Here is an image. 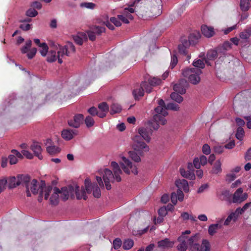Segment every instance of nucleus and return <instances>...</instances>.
Masks as SVG:
<instances>
[{
	"mask_svg": "<svg viewBox=\"0 0 251 251\" xmlns=\"http://www.w3.org/2000/svg\"><path fill=\"white\" fill-rule=\"evenodd\" d=\"M110 167L113 173L108 169H102L99 171L100 176H96V180L100 187L104 186V183L107 190L111 189L110 183L114 181L120 182L121 180V176L122 171L119 165L115 161L111 162Z\"/></svg>",
	"mask_w": 251,
	"mask_h": 251,
	"instance_id": "obj_1",
	"label": "nucleus"
},
{
	"mask_svg": "<svg viewBox=\"0 0 251 251\" xmlns=\"http://www.w3.org/2000/svg\"><path fill=\"white\" fill-rule=\"evenodd\" d=\"M43 194L45 195V200H49L51 204H56L58 202L59 198L66 200L75 197L74 185L64 187L60 190L52 186L45 187Z\"/></svg>",
	"mask_w": 251,
	"mask_h": 251,
	"instance_id": "obj_2",
	"label": "nucleus"
},
{
	"mask_svg": "<svg viewBox=\"0 0 251 251\" xmlns=\"http://www.w3.org/2000/svg\"><path fill=\"white\" fill-rule=\"evenodd\" d=\"M75 46L71 42H68L64 47L57 43L52 42L50 44V50L48 53L47 61L52 62L57 60L61 64L65 55L70 56L75 53Z\"/></svg>",
	"mask_w": 251,
	"mask_h": 251,
	"instance_id": "obj_3",
	"label": "nucleus"
},
{
	"mask_svg": "<svg viewBox=\"0 0 251 251\" xmlns=\"http://www.w3.org/2000/svg\"><path fill=\"white\" fill-rule=\"evenodd\" d=\"M84 187H79L77 185H74L75 193L78 200L87 199V194L92 193L94 197L99 198L101 196V191L97 183H92L89 178H87L84 181Z\"/></svg>",
	"mask_w": 251,
	"mask_h": 251,
	"instance_id": "obj_4",
	"label": "nucleus"
},
{
	"mask_svg": "<svg viewBox=\"0 0 251 251\" xmlns=\"http://www.w3.org/2000/svg\"><path fill=\"white\" fill-rule=\"evenodd\" d=\"M132 141V147L134 151H129L128 154L132 160L138 163L141 162V157L144 155V154L150 151V148L141 140L140 136H135L133 138Z\"/></svg>",
	"mask_w": 251,
	"mask_h": 251,
	"instance_id": "obj_5",
	"label": "nucleus"
},
{
	"mask_svg": "<svg viewBox=\"0 0 251 251\" xmlns=\"http://www.w3.org/2000/svg\"><path fill=\"white\" fill-rule=\"evenodd\" d=\"M191 233V231L187 230L183 232L181 235L177 238L179 244L177 246V249L179 251H186L188 247L193 251L195 250L196 242L199 241L200 237L198 234L189 237L188 235Z\"/></svg>",
	"mask_w": 251,
	"mask_h": 251,
	"instance_id": "obj_6",
	"label": "nucleus"
},
{
	"mask_svg": "<svg viewBox=\"0 0 251 251\" xmlns=\"http://www.w3.org/2000/svg\"><path fill=\"white\" fill-rule=\"evenodd\" d=\"M158 104V106L154 109L156 114L153 116V120L155 124L149 122V125L154 130H157L159 125H164L167 123L165 117L168 115V112L165 108V102L162 100H159Z\"/></svg>",
	"mask_w": 251,
	"mask_h": 251,
	"instance_id": "obj_7",
	"label": "nucleus"
},
{
	"mask_svg": "<svg viewBox=\"0 0 251 251\" xmlns=\"http://www.w3.org/2000/svg\"><path fill=\"white\" fill-rule=\"evenodd\" d=\"M24 185L26 188V193L28 197L31 196L30 192L34 194H36L39 192L38 200L40 201H41L43 198L45 199V195L43 194L44 187H51L50 185H46L45 181L38 182L37 180L34 179L30 180V178L29 181L27 183H24Z\"/></svg>",
	"mask_w": 251,
	"mask_h": 251,
	"instance_id": "obj_8",
	"label": "nucleus"
},
{
	"mask_svg": "<svg viewBox=\"0 0 251 251\" xmlns=\"http://www.w3.org/2000/svg\"><path fill=\"white\" fill-rule=\"evenodd\" d=\"M175 184L178 188L176 192H173L171 194V200L174 205H176L177 200L182 201L184 199V194L182 190L185 193L189 191V184L187 180L184 179H178L176 180Z\"/></svg>",
	"mask_w": 251,
	"mask_h": 251,
	"instance_id": "obj_9",
	"label": "nucleus"
},
{
	"mask_svg": "<svg viewBox=\"0 0 251 251\" xmlns=\"http://www.w3.org/2000/svg\"><path fill=\"white\" fill-rule=\"evenodd\" d=\"M135 12L134 9L132 6L125 8L123 13L117 16V17H112L110 18V22L116 26L121 25V21L125 24H128L130 21L132 20L133 17L131 14Z\"/></svg>",
	"mask_w": 251,
	"mask_h": 251,
	"instance_id": "obj_10",
	"label": "nucleus"
},
{
	"mask_svg": "<svg viewBox=\"0 0 251 251\" xmlns=\"http://www.w3.org/2000/svg\"><path fill=\"white\" fill-rule=\"evenodd\" d=\"M201 71L198 68H186L182 71V75L188 79V81L193 84H197L201 80L200 75L201 74Z\"/></svg>",
	"mask_w": 251,
	"mask_h": 251,
	"instance_id": "obj_11",
	"label": "nucleus"
},
{
	"mask_svg": "<svg viewBox=\"0 0 251 251\" xmlns=\"http://www.w3.org/2000/svg\"><path fill=\"white\" fill-rule=\"evenodd\" d=\"M119 164L123 171L126 174H133L137 175L138 173L137 166L126 157L121 155Z\"/></svg>",
	"mask_w": 251,
	"mask_h": 251,
	"instance_id": "obj_12",
	"label": "nucleus"
},
{
	"mask_svg": "<svg viewBox=\"0 0 251 251\" xmlns=\"http://www.w3.org/2000/svg\"><path fill=\"white\" fill-rule=\"evenodd\" d=\"M6 179L8 187L13 188L20 185L27 183L29 180V176L27 175H19L16 177L10 176Z\"/></svg>",
	"mask_w": 251,
	"mask_h": 251,
	"instance_id": "obj_13",
	"label": "nucleus"
},
{
	"mask_svg": "<svg viewBox=\"0 0 251 251\" xmlns=\"http://www.w3.org/2000/svg\"><path fill=\"white\" fill-rule=\"evenodd\" d=\"M161 0H156L155 3L149 7H148L145 11L144 17L145 19L148 20L153 17H156L160 15L161 13Z\"/></svg>",
	"mask_w": 251,
	"mask_h": 251,
	"instance_id": "obj_14",
	"label": "nucleus"
},
{
	"mask_svg": "<svg viewBox=\"0 0 251 251\" xmlns=\"http://www.w3.org/2000/svg\"><path fill=\"white\" fill-rule=\"evenodd\" d=\"M96 24L97 25L91 26V27L92 28V30H93L98 35H100L105 31V27L102 26L103 25H106L111 30L114 29V26L112 25L108 20L98 19Z\"/></svg>",
	"mask_w": 251,
	"mask_h": 251,
	"instance_id": "obj_15",
	"label": "nucleus"
},
{
	"mask_svg": "<svg viewBox=\"0 0 251 251\" xmlns=\"http://www.w3.org/2000/svg\"><path fill=\"white\" fill-rule=\"evenodd\" d=\"M248 198V194L244 192L243 188H238L233 193L232 201L235 203H241Z\"/></svg>",
	"mask_w": 251,
	"mask_h": 251,
	"instance_id": "obj_16",
	"label": "nucleus"
},
{
	"mask_svg": "<svg viewBox=\"0 0 251 251\" xmlns=\"http://www.w3.org/2000/svg\"><path fill=\"white\" fill-rule=\"evenodd\" d=\"M144 89L150 93L151 92V87L147 82H142L139 88L134 89L133 91V95L135 99H139L144 95Z\"/></svg>",
	"mask_w": 251,
	"mask_h": 251,
	"instance_id": "obj_17",
	"label": "nucleus"
},
{
	"mask_svg": "<svg viewBox=\"0 0 251 251\" xmlns=\"http://www.w3.org/2000/svg\"><path fill=\"white\" fill-rule=\"evenodd\" d=\"M175 244V241H172L168 238L159 241L157 242V247L161 250H168L173 247Z\"/></svg>",
	"mask_w": 251,
	"mask_h": 251,
	"instance_id": "obj_18",
	"label": "nucleus"
},
{
	"mask_svg": "<svg viewBox=\"0 0 251 251\" xmlns=\"http://www.w3.org/2000/svg\"><path fill=\"white\" fill-rule=\"evenodd\" d=\"M138 132L140 136L147 142H150L151 140V135L152 131L147 127H140L138 129Z\"/></svg>",
	"mask_w": 251,
	"mask_h": 251,
	"instance_id": "obj_19",
	"label": "nucleus"
},
{
	"mask_svg": "<svg viewBox=\"0 0 251 251\" xmlns=\"http://www.w3.org/2000/svg\"><path fill=\"white\" fill-rule=\"evenodd\" d=\"M83 116L82 114L75 115L73 119L68 121V125L72 127L78 128L80 126L83 120Z\"/></svg>",
	"mask_w": 251,
	"mask_h": 251,
	"instance_id": "obj_20",
	"label": "nucleus"
},
{
	"mask_svg": "<svg viewBox=\"0 0 251 251\" xmlns=\"http://www.w3.org/2000/svg\"><path fill=\"white\" fill-rule=\"evenodd\" d=\"M77 134L76 130L69 129H63L61 132V136L65 140L69 141L72 139Z\"/></svg>",
	"mask_w": 251,
	"mask_h": 251,
	"instance_id": "obj_21",
	"label": "nucleus"
},
{
	"mask_svg": "<svg viewBox=\"0 0 251 251\" xmlns=\"http://www.w3.org/2000/svg\"><path fill=\"white\" fill-rule=\"evenodd\" d=\"M222 162L220 159L217 160L213 164L210 173L212 175H218L222 173Z\"/></svg>",
	"mask_w": 251,
	"mask_h": 251,
	"instance_id": "obj_22",
	"label": "nucleus"
},
{
	"mask_svg": "<svg viewBox=\"0 0 251 251\" xmlns=\"http://www.w3.org/2000/svg\"><path fill=\"white\" fill-rule=\"evenodd\" d=\"M30 149L39 159H42L43 158V156L41 154L42 149L39 143L33 142L30 146Z\"/></svg>",
	"mask_w": 251,
	"mask_h": 251,
	"instance_id": "obj_23",
	"label": "nucleus"
},
{
	"mask_svg": "<svg viewBox=\"0 0 251 251\" xmlns=\"http://www.w3.org/2000/svg\"><path fill=\"white\" fill-rule=\"evenodd\" d=\"M98 117L100 118H104L106 116V114L109 111V106L107 104L103 102L99 104L98 106Z\"/></svg>",
	"mask_w": 251,
	"mask_h": 251,
	"instance_id": "obj_24",
	"label": "nucleus"
},
{
	"mask_svg": "<svg viewBox=\"0 0 251 251\" xmlns=\"http://www.w3.org/2000/svg\"><path fill=\"white\" fill-rule=\"evenodd\" d=\"M195 248V250L193 251H210V245L209 241L207 240H202L201 247L198 244V242H196Z\"/></svg>",
	"mask_w": 251,
	"mask_h": 251,
	"instance_id": "obj_25",
	"label": "nucleus"
},
{
	"mask_svg": "<svg viewBox=\"0 0 251 251\" xmlns=\"http://www.w3.org/2000/svg\"><path fill=\"white\" fill-rule=\"evenodd\" d=\"M17 158H22V154L16 150L11 151V154L9 156V162L11 165L15 164L17 162Z\"/></svg>",
	"mask_w": 251,
	"mask_h": 251,
	"instance_id": "obj_26",
	"label": "nucleus"
},
{
	"mask_svg": "<svg viewBox=\"0 0 251 251\" xmlns=\"http://www.w3.org/2000/svg\"><path fill=\"white\" fill-rule=\"evenodd\" d=\"M201 31L202 34L208 38L213 36L215 34L213 27L208 26L206 25H203L201 27Z\"/></svg>",
	"mask_w": 251,
	"mask_h": 251,
	"instance_id": "obj_27",
	"label": "nucleus"
},
{
	"mask_svg": "<svg viewBox=\"0 0 251 251\" xmlns=\"http://www.w3.org/2000/svg\"><path fill=\"white\" fill-rule=\"evenodd\" d=\"M73 39L76 44L81 45L84 42L87 41V35L86 33L80 32L75 35H74L73 36Z\"/></svg>",
	"mask_w": 251,
	"mask_h": 251,
	"instance_id": "obj_28",
	"label": "nucleus"
},
{
	"mask_svg": "<svg viewBox=\"0 0 251 251\" xmlns=\"http://www.w3.org/2000/svg\"><path fill=\"white\" fill-rule=\"evenodd\" d=\"M186 83V81L182 80L181 82L176 84L173 87L174 90L180 94H184L186 92V89L185 88Z\"/></svg>",
	"mask_w": 251,
	"mask_h": 251,
	"instance_id": "obj_29",
	"label": "nucleus"
},
{
	"mask_svg": "<svg viewBox=\"0 0 251 251\" xmlns=\"http://www.w3.org/2000/svg\"><path fill=\"white\" fill-rule=\"evenodd\" d=\"M51 140L50 139H48L46 141V145L47 147V151L50 155H54L60 151L59 149L55 146H48L47 144H50Z\"/></svg>",
	"mask_w": 251,
	"mask_h": 251,
	"instance_id": "obj_30",
	"label": "nucleus"
},
{
	"mask_svg": "<svg viewBox=\"0 0 251 251\" xmlns=\"http://www.w3.org/2000/svg\"><path fill=\"white\" fill-rule=\"evenodd\" d=\"M179 172L181 175L185 178L190 180H194L196 178L195 175L193 172L190 171H186L183 168L179 169Z\"/></svg>",
	"mask_w": 251,
	"mask_h": 251,
	"instance_id": "obj_31",
	"label": "nucleus"
},
{
	"mask_svg": "<svg viewBox=\"0 0 251 251\" xmlns=\"http://www.w3.org/2000/svg\"><path fill=\"white\" fill-rule=\"evenodd\" d=\"M251 206V202H248L244 204V205L242 207H238L237 208L235 211L234 212L235 214L236 215V217L237 218L239 217V216L240 215H242L243 214L245 211L250 207Z\"/></svg>",
	"mask_w": 251,
	"mask_h": 251,
	"instance_id": "obj_32",
	"label": "nucleus"
},
{
	"mask_svg": "<svg viewBox=\"0 0 251 251\" xmlns=\"http://www.w3.org/2000/svg\"><path fill=\"white\" fill-rule=\"evenodd\" d=\"M53 42H51L50 44H50ZM40 52L42 56H47V58H48V53L50 50L48 51L49 48L47 46V45L45 43H42V45L40 47Z\"/></svg>",
	"mask_w": 251,
	"mask_h": 251,
	"instance_id": "obj_33",
	"label": "nucleus"
},
{
	"mask_svg": "<svg viewBox=\"0 0 251 251\" xmlns=\"http://www.w3.org/2000/svg\"><path fill=\"white\" fill-rule=\"evenodd\" d=\"M221 227V225L219 224L210 225L208 227V233L210 235H213L216 233L219 228Z\"/></svg>",
	"mask_w": 251,
	"mask_h": 251,
	"instance_id": "obj_34",
	"label": "nucleus"
},
{
	"mask_svg": "<svg viewBox=\"0 0 251 251\" xmlns=\"http://www.w3.org/2000/svg\"><path fill=\"white\" fill-rule=\"evenodd\" d=\"M180 217L184 221L190 220L192 222L197 221L196 217L186 212H182L180 215Z\"/></svg>",
	"mask_w": 251,
	"mask_h": 251,
	"instance_id": "obj_35",
	"label": "nucleus"
},
{
	"mask_svg": "<svg viewBox=\"0 0 251 251\" xmlns=\"http://www.w3.org/2000/svg\"><path fill=\"white\" fill-rule=\"evenodd\" d=\"M80 7L82 8L93 10L96 7V4L91 2H83L80 3Z\"/></svg>",
	"mask_w": 251,
	"mask_h": 251,
	"instance_id": "obj_36",
	"label": "nucleus"
},
{
	"mask_svg": "<svg viewBox=\"0 0 251 251\" xmlns=\"http://www.w3.org/2000/svg\"><path fill=\"white\" fill-rule=\"evenodd\" d=\"M241 39L247 40L250 36H251V28H249L241 32L239 34Z\"/></svg>",
	"mask_w": 251,
	"mask_h": 251,
	"instance_id": "obj_37",
	"label": "nucleus"
},
{
	"mask_svg": "<svg viewBox=\"0 0 251 251\" xmlns=\"http://www.w3.org/2000/svg\"><path fill=\"white\" fill-rule=\"evenodd\" d=\"M121 110V106L118 103H114L111 106L110 112L111 114H114L120 112Z\"/></svg>",
	"mask_w": 251,
	"mask_h": 251,
	"instance_id": "obj_38",
	"label": "nucleus"
},
{
	"mask_svg": "<svg viewBox=\"0 0 251 251\" xmlns=\"http://www.w3.org/2000/svg\"><path fill=\"white\" fill-rule=\"evenodd\" d=\"M238 218L236 217L235 213L233 212H231L226 219L224 222V225L228 226L230 224L231 221L235 222L237 220Z\"/></svg>",
	"mask_w": 251,
	"mask_h": 251,
	"instance_id": "obj_39",
	"label": "nucleus"
},
{
	"mask_svg": "<svg viewBox=\"0 0 251 251\" xmlns=\"http://www.w3.org/2000/svg\"><path fill=\"white\" fill-rule=\"evenodd\" d=\"M134 245V242L131 239H126L124 241L123 245V248L125 250L130 249Z\"/></svg>",
	"mask_w": 251,
	"mask_h": 251,
	"instance_id": "obj_40",
	"label": "nucleus"
},
{
	"mask_svg": "<svg viewBox=\"0 0 251 251\" xmlns=\"http://www.w3.org/2000/svg\"><path fill=\"white\" fill-rule=\"evenodd\" d=\"M32 42L30 40L26 41L25 45L21 48V50L22 53H27L30 49Z\"/></svg>",
	"mask_w": 251,
	"mask_h": 251,
	"instance_id": "obj_41",
	"label": "nucleus"
},
{
	"mask_svg": "<svg viewBox=\"0 0 251 251\" xmlns=\"http://www.w3.org/2000/svg\"><path fill=\"white\" fill-rule=\"evenodd\" d=\"M178 93L176 92L172 93L171 95V98L173 100L180 103L183 101V98Z\"/></svg>",
	"mask_w": 251,
	"mask_h": 251,
	"instance_id": "obj_42",
	"label": "nucleus"
},
{
	"mask_svg": "<svg viewBox=\"0 0 251 251\" xmlns=\"http://www.w3.org/2000/svg\"><path fill=\"white\" fill-rule=\"evenodd\" d=\"M250 3L249 0H241L240 8L242 11H247L249 8Z\"/></svg>",
	"mask_w": 251,
	"mask_h": 251,
	"instance_id": "obj_43",
	"label": "nucleus"
},
{
	"mask_svg": "<svg viewBox=\"0 0 251 251\" xmlns=\"http://www.w3.org/2000/svg\"><path fill=\"white\" fill-rule=\"evenodd\" d=\"M86 34L87 35V37H88L89 39L92 41L96 40V36L98 35L96 34V32L92 30V28L91 27L90 29L87 31Z\"/></svg>",
	"mask_w": 251,
	"mask_h": 251,
	"instance_id": "obj_44",
	"label": "nucleus"
},
{
	"mask_svg": "<svg viewBox=\"0 0 251 251\" xmlns=\"http://www.w3.org/2000/svg\"><path fill=\"white\" fill-rule=\"evenodd\" d=\"M244 134L245 132L243 128L242 127H239L238 128L237 130V133L236 134V138L240 140H242L243 138Z\"/></svg>",
	"mask_w": 251,
	"mask_h": 251,
	"instance_id": "obj_45",
	"label": "nucleus"
},
{
	"mask_svg": "<svg viewBox=\"0 0 251 251\" xmlns=\"http://www.w3.org/2000/svg\"><path fill=\"white\" fill-rule=\"evenodd\" d=\"M193 65L195 67V68L202 69L204 67V63L202 60L198 59L196 61H194Z\"/></svg>",
	"mask_w": 251,
	"mask_h": 251,
	"instance_id": "obj_46",
	"label": "nucleus"
},
{
	"mask_svg": "<svg viewBox=\"0 0 251 251\" xmlns=\"http://www.w3.org/2000/svg\"><path fill=\"white\" fill-rule=\"evenodd\" d=\"M165 108L167 111V109H171L174 111H177L179 109V107L178 104H175L174 103H170L167 104V106L165 105Z\"/></svg>",
	"mask_w": 251,
	"mask_h": 251,
	"instance_id": "obj_47",
	"label": "nucleus"
},
{
	"mask_svg": "<svg viewBox=\"0 0 251 251\" xmlns=\"http://www.w3.org/2000/svg\"><path fill=\"white\" fill-rule=\"evenodd\" d=\"M237 177V176L233 172H231L227 174L226 176V180L228 182H230L234 180Z\"/></svg>",
	"mask_w": 251,
	"mask_h": 251,
	"instance_id": "obj_48",
	"label": "nucleus"
},
{
	"mask_svg": "<svg viewBox=\"0 0 251 251\" xmlns=\"http://www.w3.org/2000/svg\"><path fill=\"white\" fill-rule=\"evenodd\" d=\"M85 122L86 126L88 127L92 126L94 125V123H95L94 119L91 116L86 117L85 120Z\"/></svg>",
	"mask_w": 251,
	"mask_h": 251,
	"instance_id": "obj_49",
	"label": "nucleus"
},
{
	"mask_svg": "<svg viewBox=\"0 0 251 251\" xmlns=\"http://www.w3.org/2000/svg\"><path fill=\"white\" fill-rule=\"evenodd\" d=\"M7 179L6 178L0 179V194L5 189Z\"/></svg>",
	"mask_w": 251,
	"mask_h": 251,
	"instance_id": "obj_50",
	"label": "nucleus"
},
{
	"mask_svg": "<svg viewBox=\"0 0 251 251\" xmlns=\"http://www.w3.org/2000/svg\"><path fill=\"white\" fill-rule=\"evenodd\" d=\"M189 43L187 41L184 42L182 45H179L178 46L179 51L181 53H186V46H188Z\"/></svg>",
	"mask_w": 251,
	"mask_h": 251,
	"instance_id": "obj_51",
	"label": "nucleus"
},
{
	"mask_svg": "<svg viewBox=\"0 0 251 251\" xmlns=\"http://www.w3.org/2000/svg\"><path fill=\"white\" fill-rule=\"evenodd\" d=\"M37 52V50L35 48L30 49L27 52V56L29 59L33 58Z\"/></svg>",
	"mask_w": 251,
	"mask_h": 251,
	"instance_id": "obj_52",
	"label": "nucleus"
},
{
	"mask_svg": "<svg viewBox=\"0 0 251 251\" xmlns=\"http://www.w3.org/2000/svg\"><path fill=\"white\" fill-rule=\"evenodd\" d=\"M122 244V241L119 238L115 239L113 242V248L116 250L119 249L121 246Z\"/></svg>",
	"mask_w": 251,
	"mask_h": 251,
	"instance_id": "obj_53",
	"label": "nucleus"
},
{
	"mask_svg": "<svg viewBox=\"0 0 251 251\" xmlns=\"http://www.w3.org/2000/svg\"><path fill=\"white\" fill-rule=\"evenodd\" d=\"M224 148L225 147L221 145H216L214 147L213 149L215 153L220 154L224 151Z\"/></svg>",
	"mask_w": 251,
	"mask_h": 251,
	"instance_id": "obj_54",
	"label": "nucleus"
},
{
	"mask_svg": "<svg viewBox=\"0 0 251 251\" xmlns=\"http://www.w3.org/2000/svg\"><path fill=\"white\" fill-rule=\"evenodd\" d=\"M22 154L27 158L31 159L33 157V154L27 150H23L21 151Z\"/></svg>",
	"mask_w": 251,
	"mask_h": 251,
	"instance_id": "obj_55",
	"label": "nucleus"
},
{
	"mask_svg": "<svg viewBox=\"0 0 251 251\" xmlns=\"http://www.w3.org/2000/svg\"><path fill=\"white\" fill-rule=\"evenodd\" d=\"M38 14V12L34 9H29L26 11V15L28 17H34Z\"/></svg>",
	"mask_w": 251,
	"mask_h": 251,
	"instance_id": "obj_56",
	"label": "nucleus"
},
{
	"mask_svg": "<svg viewBox=\"0 0 251 251\" xmlns=\"http://www.w3.org/2000/svg\"><path fill=\"white\" fill-rule=\"evenodd\" d=\"M160 80L156 77L151 78L149 80L150 85L151 86L158 85L160 83Z\"/></svg>",
	"mask_w": 251,
	"mask_h": 251,
	"instance_id": "obj_57",
	"label": "nucleus"
},
{
	"mask_svg": "<svg viewBox=\"0 0 251 251\" xmlns=\"http://www.w3.org/2000/svg\"><path fill=\"white\" fill-rule=\"evenodd\" d=\"M178 62L177 58L176 55L174 54L172 56L170 66L172 69H173L177 64Z\"/></svg>",
	"mask_w": 251,
	"mask_h": 251,
	"instance_id": "obj_58",
	"label": "nucleus"
},
{
	"mask_svg": "<svg viewBox=\"0 0 251 251\" xmlns=\"http://www.w3.org/2000/svg\"><path fill=\"white\" fill-rule=\"evenodd\" d=\"M202 151V152L206 155L210 154L211 152L210 148L209 146L207 144H204L203 146Z\"/></svg>",
	"mask_w": 251,
	"mask_h": 251,
	"instance_id": "obj_59",
	"label": "nucleus"
},
{
	"mask_svg": "<svg viewBox=\"0 0 251 251\" xmlns=\"http://www.w3.org/2000/svg\"><path fill=\"white\" fill-rule=\"evenodd\" d=\"M159 216L164 217L167 214V209L165 207H162L158 210Z\"/></svg>",
	"mask_w": 251,
	"mask_h": 251,
	"instance_id": "obj_60",
	"label": "nucleus"
},
{
	"mask_svg": "<svg viewBox=\"0 0 251 251\" xmlns=\"http://www.w3.org/2000/svg\"><path fill=\"white\" fill-rule=\"evenodd\" d=\"M88 111L92 116L97 115L98 116V113H99L98 109L96 107H92L89 108L88 109Z\"/></svg>",
	"mask_w": 251,
	"mask_h": 251,
	"instance_id": "obj_61",
	"label": "nucleus"
},
{
	"mask_svg": "<svg viewBox=\"0 0 251 251\" xmlns=\"http://www.w3.org/2000/svg\"><path fill=\"white\" fill-rule=\"evenodd\" d=\"M242 183V181L240 179H238L235 181L234 182H233L231 184V188H235L236 187H238V186H240Z\"/></svg>",
	"mask_w": 251,
	"mask_h": 251,
	"instance_id": "obj_62",
	"label": "nucleus"
},
{
	"mask_svg": "<svg viewBox=\"0 0 251 251\" xmlns=\"http://www.w3.org/2000/svg\"><path fill=\"white\" fill-rule=\"evenodd\" d=\"M31 27V25L26 23H23L20 25V28L24 30H28Z\"/></svg>",
	"mask_w": 251,
	"mask_h": 251,
	"instance_id": "obj_63",
	"label": "nucleus"
},
{
	"mask_svg": "<svg viewBox=\"0 0 251 251\" xmlns=\"http://www.w3.org/2000/svg\"><path fill=\"white\" fill-rule=\"evenodd\" d=\"M217 55V52L215 50H210L207 53V57L208 59H212Z\"/></svg>",
	"mask_w": 251,
	"mask_h": 251,
	"instance_id": "obj_64",
	"label": "nucleus"
}]
</instances>
